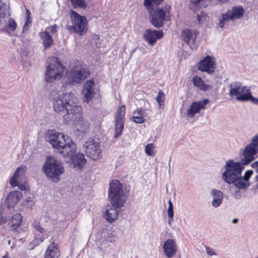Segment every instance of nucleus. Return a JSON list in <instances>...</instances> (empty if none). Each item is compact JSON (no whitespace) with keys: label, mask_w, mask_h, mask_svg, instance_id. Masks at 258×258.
<instances>
[{"label":"nucleus","mask_w":258,"mask_h":258,"mask_svg":"<svg viewBox=\"0 0 258 258\" xmlns=\"http://www.w3.org/2000/svg\"><path fill=\"white\" fill-rule=\"evenodd\" d=\"M77 97L71 93L63 94L61 98L54 100V109L58 112L66 109L67 113L63 116L66 123L73 121L75 124L79 123L88 127L86 124L87 122L83 119L82 107L77 104Z\"/></svg>","instance_id":"nucleus-1"},{"label":"nucleus","mask_w":258,"mask_h":258,"mask_svg":"<svg viewBox=\"0 0 258 258\" xmlns=\"http://www.w3.org/2000/svg\"><path fill=\"white\" fill-rule=\"evenodd\" d=\"M108 197L112 206H106L104 216L106 220L112 222L118 218V209L123 206L127 199L122 184L118 180H113L110 182Z\"/></svg>","instance_id":"nucleus-2"},{"label":"nucleus","mask_w":258,"mask_h":258,"mask_svg":"<svg viewBox=\"0 0 258 258\" xmlns=\"http://www.w3.org/2000/svg\"><path fill=\"white\" fill-rule=\"evenodd\" d=\"M164 0H144V6L148 11L152 24L156 28H159L163 25L165 20H170V6H165L162 8L154 9L155 6L160 5Z\"/></svg>","instance_id":"nucleus-3"},{"label":"nucleus","mask_w":258,"mask_h":258,"mask_svg":"<svg viewBox=\"0 0 258 258\" xmlns=\"http://www.w3.org/2000/svg\"><path fill=\"white\" fill-rule=\"evenodd\" d=\"M45 80L47 82H52L55 80L61 79L64 76L66 67L58 58L54 56L49 57L47 60Z\"/></svg>","instance_id":"nucleus-4"},{"label":"nucleus","mask_w":258,"mask_h":258,"mask_svg":"<svg viewBox=\"0 0 258 258\" xmlns=\"http://www.w3.org/2000/svg\"><path fill=\"white\" fill-rule=\"evenodd\" d=\"M68 81L70 84H81L90 76V70L83 63L74 61L69 65Z\"/></svg>","instance_id":"nucleus-5"},{"label":"nucleus","mask_w":258,"mask_h":258,"mask_svg":"<svg viewBox=\"0 0 258 258\" xmlns=\"http://www.w3.org/2000/svg\"><path fill=\"white\" fill-rule=\"evenodd\" d=\"M71 19L72 26H67V30L71 32L77 33L79 35H85L88 29V21L87 18L81 16L75 11L71 10Z\"/></svg>","instance_id":"nucleus-6"},{"label":"nucleus","mask_w":258,"mask_h":258,"mask_svg":"<svg viewBox=\"0 0 258 258\" xmlns=\"http://www.w3.org/2000/svg\"><path fill=\"white\" fill-rule=\"evenodd\" d=\"M43 170L47 177L52 181L57 182L64 171V168L60 161L55 158H50V160H47L44 164Z\"/></svg>","instance_id":"nucleus-7"},{"label":"nucleus","mask_w":258,"mask_h":258,"mask_svg":"<svg viewBox=\"0 0 258 258\" xmlns=\"http://www.w3.org/2000/svg\"><path fill=\"white\" fill-rule=\"evenodd\" d=\"M225 171L222 177L224 180L228 183H232L240 175L244 167L239 163L232 160H228L225 165Z\"/></svg>","instance_id":"nucleus-8"},{"label":"nucleus","mask_w":258,"mask_h":258,"mask_svg":"<svg viewBox=\"0 0 258 258\" xmlns=\"http://www.w3.org/2000/svg\"><path fill=\"white\" fill-rule=\"evenodd\" d=\"M244 14V9L242 7L234 6L231 10H228L225 14L221 15V18L218 24V26L223 28L228 20L240 19Z\"/></svg>","instance_id":"nucleus-9"},{"label":"nucleus","mask_w":258,"mask_h":258,"mask_svg":"<svg viewBox=\"0 0 258 258\" xmlns=\"http://www.w3.org/2000/svg\"><path fill=\"white\" fill-rule=\"evenodd\" d=\"M87 156L93 160L99 159L101 157V150L99 143L92 139H88L83 146Z\"/></svg>","instance_id":"nucleus-10"},{"label":"nucleus","mask_w":258,"mask_h":258,"mask_svg":"<svg viewBox=\"0 0 258 258\" xmlns=\"http://www.w3.org/2000/svg\"><path fill=\"white\" fill-rule=\"evenodd\" d=\"M197 67L198 69L201 72L212 74L216 69L215 58L208 55L199 62Z\"/></svg>","instance_id":"nucleus-11"},{"label":"nucleus","mask_w":258,"mask_h":258,"mask_svg":"<svg viewBox=\"0 0 258 258\" xmlns=\"http://www.w3.org/2000/svg\"><path fill=\"white\" fill-rule=\"evenodd\" d=\"M68 138H71L68 136H65L63 133L52 131L49 134L48 141L52 146L57 150L67 142Z\"/></svg>","instance_id":"nucleus-12"},{"label":"nucleus","mask_w":258,"mask_h":258,"mask_svg":"<svg viewBox=\"0 0 258 258\" xmlns=\"http://www.w3.org/2000/svg\"><path fill=\"white\" fill-rule=\"evenodd\" d=\"M76 145L71 138H68L67 142L57 150L63 157L71 158L76 152Z\"/></svg>","instance_id":"nucleus-13"},{"label":"nucleus","mask_w":258,"mask_h":258,"mask_svg":"<svg viewBox=\"0 0 258 258\" xmlns=\"http://www.w3.org/2000/svg\"><path fill=\"white\" fill-rule=\"evenodd\" d=\"M24 168L25 167H18L10 179V183L12 187L18 186L19 188L22 191L26 189V186L24 184H19L18 181H21L23 178H25Z\"/></svg>","instance_id":"nucleus-14"},{"label":"nucleus","mask_w":258,"mask_h":258,"mask_svg":"<svg viewBox=\"0 0 258 258\" xmlns=\"http://www.w3.org/2000/svg\"><path fill=\"white\" fill-rule=\"evenodd\" d=\"M258 152V148H255L253 144H248L245 147L243 151V157L240 160L241 165H245L249 164L255 159L254 156Z\"/></svg>","instance_id":"nucleus-15"},{"label":"nucleus","mask_w":258,"mask_h":258,"mask_svg":"<svg viewBox=\"0 0 258 258\" xmlns=\"http://www.w3.org/2000/svg\"><path fill=\"white\" fill-rule=\"evenodd\" d=\"M199 32L197 30L191 31L190 29H185L181 32V36L185 43L189 45L192 49H196L198 45L196 40Z\"/></svg>","instance_id":"nucleus-16"},{"label":"nucleus","mask_w":258,"mask_h":258,"mask_svg":"<svg viewBox=\"0 0 258 258\" xmlns=\"http://www.w3.org/2000/svg\"><path fill=\"white\" fill-rule=\"evenodd\" d=\"M227 2L228 0H190V8L196 12L202 8L207 7L209 4L214 5L223 4Z\"/></svg>","instance_id":"nucleus-17"},{"label":"nucleus","mask_w":258,"mask_h":258,"mask_svg":"<svg viewBox=\"0 0 258 258\" xmlns=\"http://www.w3.org/2000/svg\"><path fill=\"white\" fill-rule=\"evenodd\" d=\"M209 102V100L208 99L192 102L189 108L187 110L186 114L187 116L192 118L196 114L200 112L201 109H206V106Z\"/></svg>","instance_id":"nucleus-18"},{"label":"nucleus","mask_w":258,"mask_h":258,"mask_svg":"<svg viewBox=\"0 0 258 258\" xmlns=\"http://www.w3.org/2000/svg\"><path fill=\"white\" fill-rule=\"evenodd\" d=\"M94 81L93 79L88 80L83 84L82 94L84 95V100L87 103L91 101L95 94Z\"/></svg>","instance_id":"nucleus-19"},{"label":"nucleus","mask_w":258,"mask_h":258,"mask_svg":"<svg viewBox=\"0 0 258 258\" xmlns=\"http://www.w3.org/2000/svg\"><path fill=\"white\" fill-rule=\"evenodd\" d=\"M162 31L156 30H151L147 29L144 34L145 40L150 45H153L156 42L157 39L161 38L163 36Z\"/></svg>","instance_id":"nucleus-20"},{"label":"nucleus","mask_w":258,"mask_h":258,"mask_svg":"<svg viewBox=\"0 0 258 258\" xmlns=\"http://www.w3.org/2000/svg\"><path fill=\"white\" fill-rule=\"evenodd\" d=\"M163 249L165 255L168 258L173 257L177 252V245L173 239L166 240L163 244Z\"/></svg>","instance_id":"nucleus-21"},{"label":"nucleus","mask_w":258,"mask_h":258,"mask_svg":"<svg viewBox=\"0 0 258 258\" xmlns=\"http://www.w3.org/2000/svg\"><path fill=\"white\" fill-rule=\"evenodd\" d=\"M60 251L58 244L54 242H51L47 246L44 254V258H59Z\"/></svg>","instance_id":"nucleus-22"},{"label":"nucleus","mask_w":258,"mask_h":258,"mask_svg":"<svg viewBox=\"0 0 258 258\" xmlns=\"http://www.w3.org/2000/svg\"><path fill=\"white\" fill-rule=\"evenodd\" d=\"M22 197V193L18 190L11 191L6 200V204L9 208L14 207Z\"/></svg>","instance_id":"nucleus-23"},{"label":"nucleus","mask_w":258,"mask_h":258,"mask_svg":"<svg viewBox=\"0 0 258 258\" xmlns=\"http://www.w3.org/2000/svg\"><path fill=\"white\" fill-rule=\"evenodd\" d=\"M39 35L42 41V44L45 49L50 47L53 44L52 37L49 32L46 31H42L39 33Z\"/></svg>","instance_id":"nucleus-24"},{"label":"nucleus","mask_w":258,"mask_h":258,"mask_svg":"<svg viewBox=\"0 0 258 258\" xmlns=\"http://www.w3.org/2000/svg\"><path fill=\"white\" fill-rule=\"evenodd\" d=\"M231 88L229 95L231 97L238 96L245 92V87L241 85L239 82H233L230 85Z\"/></svg>","instance_id":"nucleus-25"},{"label":"nucleus","mask_w":258,"mask_h":258,"mask_svg":"<svg viewBox=\"0 0 258 258\" xmlns=\"http://www.w3.org/2000/svg\"><path fill=\"white\" fill-rule=\"evenodd\" d=\"M72 161L75 167H78L81 169L85 165L86 160L85 158L84 155L82 153H78L71 158Z\"/></svg>","instance_id":"nucleus-26"},{"label":"nucleus","mask_w":258,"mask_h":258,"mask_svg":"<svg viewBox=\"0 0 258 258\" xmlns=\"http://www.w3.org/2000/svg\"><path fill=\"white\" fill-rule=\"evenodd\" d=\"M212 195L214 199L212 202V205L214 207H218L222 203L223 193L219 190L214 189L212 190Z\"/></svg>","instance_id":"nucleus-27"},{"label":"nucleus","mask_w":258,"mask_h":258,"mask_svg":"<svg viewBox=\"0 0 258 258\" xmlns=\"http://www.w3.org/2000/svg\"><path fill=\"white\" fill-rule=\"evenodd\" d=\"M23 221V218L21 214L17 213L14 215L11 219V228L12 229L15 230L18 229L22 224Z\"/></svg>","instance_id":"nucleus-28"},{"label":"nucleus","mask_w":258,"mask_h":258,"mask_svg":"<svg viewBox=\"0 0 258 258\" xmlns=\"http://www.w3.org/2000/svg\"><path fill=\"white\" fill-rule=\"evenodd\" d=\"M8 22L5 24L4 27L1 29L3 32H7L10 34L11 31H14L17 27V24L14 19L7 18Z\"/></svg>","instance_id":"nucleus-29"},{"label":"nucleus","mask_w":258,"mask_h":258,"mask_svg":"<svg viewBox=\"0 0 258 258\" xmlns=\"http://www.w3.org/2000/svg\"><path fill=\"white\" fill-rule=\"evenodd\" d=\"M9 8L3 4L0 8V25L3 24V21L6 22V19L10 18Z\"/></svg>","instance_id":"nucleus-30"},{"label":"nucleus","mask_w":258,"mask_h":258,"mask_svg":"<svg viewBox=\"0 0 258 258\" xmlns=\"http://www.w3.org/2000/svg\"><path fill=\"white\" fill-rule=\"evenodd\" d=\"M192 83L195 87L198 88L201 90L207 91L208 90V86L202 80L201 78L198 76H195L193 77Z\"/></svg>","instance_id":"nucleus-31"},{"label":"nucleus","mask_w":258,"mask_h":258,"mask_svg":"<svg viewBox=\"0 0 258 258\" xmlns=\"http://www.w3.org/2000/svg\"><path fill=\"white\" fill-rule=\"evenodd\" d=\"M124 121L115 120L114 138H118L121 135L124 127Z\"/></svg>","instance_id":"nucleus-32"},{"label":"nucleus","mask_w":258,"mask_h":258,"mask_svg":"<svg viewBox=\"0 0 258 258\" xmlns=\"http://www.w3.org/2000/svg\"><path fill=\"white\" fill-rule=\"evenodd\" d=\"M232 183L239 189H245L249 186V181L244 182L243 181V179L240 175Z\"/></svg>","instance_id":"nucleus-33"},{"label":"nucleus","mask_w":258,"mask_h":258,"mask_svg":"<svg viewBox=\"0 0 258 258\" xmlns=\"http://www.w3.org/2000/svg\"><path fill=\"white\" fill-rule=\"evenodd\" d=\"M125 114V107L124 105L120 106L117 109L116 112L115 120L124 121Z\"/></svg>","instance_id":"nucleus-34"},{"label":"nucleus","mask_w":258,"mask_h":258,"mask_svg":"<svg viewBox=\"0 0 258 258\" xmlns=\"http://www.w3.org/2000/svg\"><path fill=\"white\" fill-rule=\"evenodd\" d=\"M70 2L75 9L81 8L85 9L87 6L85 0H70Z\"/></svg>","instance_id":"nucleus-35"},{"label":"nucleus","mask_w":258,"mask_h":258,"mask_svg":"<svg viewBox=\"0 0 258 258\" xmlns=\"http://www.w3.org/2000/svg\"><path fill=\"white\" fill-rule=\"evenodd\" d=\"M252 94L249 89H246L245 93H242L236 97V99L241 101L250 100Z\"/></svg>","instance_id":"nucleus-36"},{"label":"nucleus","mask_w":258,"mask_h":258,"mask_svg":"<svg viewBox=\"0 0 258 258\" xmlns=\"http://www.w3.org/2000/svg\"><path fill=\"white\" fill-rule=\"evenodd\" d=\"M145 152L147 155L154 157L155 156V145L153 143L148 144L146 146Z\"/></svg>","instance_id":"nucleus-37"},{"label":"nucleus","mask_w":258,"mask_h":258,"mask_svg":"<svg viewBox=\"0 0 258 258\" xmlns=\"http://www.w3.org/2000/svg\"><path fill=\"white\" fill-rule=\"evenodd\" d=\"M168 208L167 210V214L170 220H169V224H171V222L173 220L174 212H173V206L171 202V200L168 201Z\"/></svg>","instance_id":"nucleus-38"},{"label":"nucleus","mask_w":258,"mask_h":258,"mask_svg":"<svg viewBox=\"0 0 258 258\" xmlns=\"http://www.w3.org/2000/svg\"><path fill=\"white\" fill-rule=\"evenodd\" d=\"M165 98V95L162 90L158 92V95L156 97V100L160 106L163 104Z\"/></svg>","instance_id":"nucleus-39"},{"label":"nucleus","mask_w":258,"mask_h":258,"mask_svg":"<svg viewBox=\"0 0 258 258\" xmlns=\"http://www.w3.org/2000/svg\"><path fill=\"white\" fill-rule=\"evenodd\" d=\"M133 121L138 123H142L145 121L144 117L139 115L133 116Z\"/></svg>","instance_id":"nucleus-40"},{"label":"nucleus","mask_w":258,"mask_h":258,"mask_svg":"<svg viewBox=\"0 0 258 258\" xmlns=\"http://www.w3.org/2000/svg\"><path fill=\"white\" fill-rule=\"evenodd\" d=\"M253 173V171L252 170H247L244 173L243 179L245 180L246 181H248L249 178L251 177V175Z\"/></svg>","instance_id":"nucleus-41"},{"label":"nucleus","mask_w":258,"mask_h":258,"mask_svg":"<svg viewBox=\"0 0 258 258\" xmlns=\"http://www.w3.org/2000/svg\"><path fill=\"white\" fill-rule=\"evenodd\" d=\"M32 22V21L31 18L25 19V24L23 27V30H28L29 29L30 25L31 24Z\"/></svg>","instance_id":"nucleus-42"},{"label":"nucleus","mask_w":258,"mask_h":258,"mask_svg":"<svg viewBox=\"0 0 258 258\" xmlns=\"http://www.w3.org/2000/svg\"><path fill=\"white\" fill-rule=\"evenodd\" d=\"M145 113V111L142 108H138L134 112V114H137L138 115L143 117L144 116Z\"/></svg>","instance_id":"nucleus-43"},{"label":"nucleus","mask_w":258,"mask_h":258,"mask_svg":"<svg viewBox=\"0 0 258 258\" xmlns=\"http://www.w3.org/2000/svg\"><path fill=\"white\" fill-rule=\"evenodd\" d=\"M58 27L56 24H54L50 27V31L52 34H56L57 32V29Z\"/></svg>","instance_id":"nucleus-44"},{"label":"nucleus","mask_w":258,"mask_h":258,"mask_svg":"<svg viewBox=\"0 0 258 258\" xmlns=\"http://www.w3.org/2000/svg\"><path fill=\"white\" fill-rule=\"evenodd\" d=\"M34 226L38 231L42 233L44 231V229L40 226L39 222H35L34 223Z\"/></svg>","instance_id":"nucleus-45"},{"label":"nucleus","mask_w":258,"mask_h":258,"mask_svg":"<svg viewBox=\"0 0 258 258\" xmlns=\"http://www.w3.org/2000/svg\"><path fill=\"white\" fill-rule=\"evenodd\" d=\"M250 144H253L255 148H258V135L253 138L252 143Z\"/></svg>","instance_id":"nucleus-46"},{"label":"nucleus","mask_w":258,"mask_h":258,"mask_svg":"<svg viewBox=\"0 0 258 258\" xmlns=\"http://www.w3.org/2000/svg\"><path fill=\"white\" fill-rule=\"evenodd\" d=\"M206 250L208 254L210 255H216V253L210 247L206 246Z\"/></svg>","instance_id":"nucleus-47"},{"label":"nucleus","mask_w":258,"mask_h":258,"mask_svg":"<svg viewBox=\"0 0 258 258\" xmlns=\"http://www.w3.org/2000/svg\"><path fill=\"white\" fill-rule=\"evenodd\" d=\"M251 167L254 168L256 172L258 173V161H255L254 163H253L251 164ZM257 177L258 178V175Z\"/></svg>","instance_id":"nucleus-48"},{"label":"nucleus","mask_w":258,"mask_h":258,"mask_svg":"<svg viewBox=\"0 0 258 258\" xmlns=\"http://www.w3.org/2000/svg\"><path fill=\"white\" fill-rule=\"evenodd\" d=\"M31 18V13L29 9H26L25 14V19H30Z\"/></svg>","instance_id":"nucleus-49"},{"label":"nucleus","mask_w":258,"mask_h":258,"mask_svg":"<svg viewBox=\"0 0 258 258\" xmlns=\"http://www.w3.org/2000/svg\"><path fill=\"white\" fill-rule=\"evenodd\" d=\"M204 17H205L204 15H203V16L198 15L197 20H198V22H201L204 21L203 18H204Z\"/></svg>","instance_id":"nucleus-50"},{"label":"nucleus","mask_w":258,"mask_h":258,"mask_svg":"<svg viewBox=\"0 0 258 258\" xmlns=\"http://www.w3.org/2000/svg\"><path fill=\"white\" fill-rule=\"evenodd\" d=\"M251 101L256 104H258V98H254L252 96L250 99Z\"/></svg>","instance_id":"nucleus-51"},{"label":"nucleus","mask_w":258,"mask_h":258,"mask_svg":"<svg viewBox=\"0 0 258 258\" xmlns=\"http://www.w3.org/2000/svg\"><path fill=\"white\" fill-rule=\"evenodd\" d=\"M237 221H238L237 219H234L233 220V221H232V222H233V223H236L237 222Z\"/></svg>","instance_id":"nucleus-52"},{"label":"nucleus","mask_w":258,"mask_h":258,"mask_svg":"<svg viewBox=\"0 0 258 258\" xmlns=\"http://www.w3.org/2000/svg\"><path fill=\"white\" fill-rule=\"evenodd\" d=\"M257 189H258V185H257Z\"/></svg>","instance_id":"nucleus-53"},{"label":"nucleus","mask_w":258,"mask_h":258,"mask_svg":"<svg viewBox=\"0 0 258 258\" xmlns=\"http://www.w3.org/2000/svg\"><path fill=\"white\" fill-rule=\"evenodd\" d=\"M257 258H258V256H257Z\"/></svg>","instance_id":"nucleus-54"}]
</instances>
